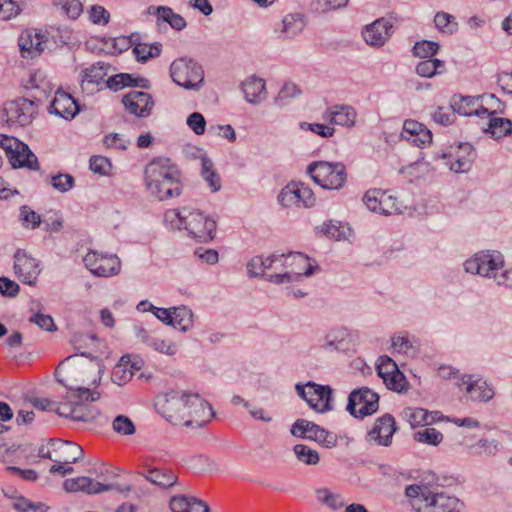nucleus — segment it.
I'll use <instances>...</instances> for the list:
<instances>
[{
  "label": "nucleus",
  "instance_id": "f257e3e1",
  "mask_svg": "<svg viewBox=\"0 0 512 512\" xmlns=\"http://www.w3.org/2000/svg\"><path fill=\"white\" fill-rule=\"evenodd\" d=\"M84 356V351L81 355L69 356L56 368L57 381L67 389V401L56 408V413L74 421L87 422L99 415V410L88 402H94L101 396L99 391L89 387L100 382L102 365L99 356L90 360L85 359Z\"/></svg>",
  "mask_w": 512,
  "mask_h": 512
},
{
  "label": "nucleus",
  "instance_id": "f03ea898",
  "mask_svg": "<svg viewBox=\"0 0 512 512\" xmlns=\"http://www.w3.org/2000/svg\"><path fill=\"white\" fill-rule=\"evenodd\" d=\"M157 412L174 425L205 426L215 416L212 406L197 393L169 391L156 398Z\"/></svg>",
  "mask_w": 512,
  "mask_h": 512
},
{
  "label": "nucleus",
  "instance_id": "7ed1b4c3",
  "mask_svg": "<svg viewBox=\"0 0 512 512\" xmlns=\"http://www.w3.org/2000/svg\"><path fill=\"white\" fill-rule=\"evenodd\" d=\"M144 180L148 192L163 201L182 193L181 173L168 158H156L145 167Z\"/></svg>",
  "mask_w": 512,
  "mask_h": 512
},
{
  "label": "nucleus",
  "instance_id": "20e7f679",
  "mask_svg": "<svg viewBox=\"0 0 512 512\" xmlns=\"http://www.w3.org/2000/svg\"><path fill=\"white\" fill-rule=\"evenodd\" d=\"M405 495L417 512H464V503L458 498L432 491L425 485H409Z\"/></svg>",
  "mask_w": 512,
  "mask_h": 512
},
{
  "label": "nucleus",
  "instance_id": "39448f33",
  "mask_svg": "<svg viewBox=\"0 0 512 512\" xmlns=\"http://www.w3.org/2000/svg\"><path fill=\"white\" fill-rule=\"evenodd\" d=\"M70 343L76 350L90 349L99 353V357H108V346L103 331L96 329L92 322H69Z\"/></svg>",
  "mask_w": 512,
  "mask_h": 512
},
{
  "label": "nucleus",
  "instance_id": "423d86ee",
  "mask_svg": "<svg viewBox=\"0 0 512 512\" xmlns=\"http://www.w3.org/2000/svg\"><path fill=\"white\" fill-rule=\"evenodd\" d=\"M281 255V272L268 274L267 281L274 284H283L300 281L303 276L308 277L313 274L315 267L306 255L300 252Z\"/></svg>",
  "mask_w": 512,
  "mask_h": 512
},
{
  "label": "nucleus",
  "instance_id": "0eeeda50",
  "mask_svg": "<svg viewBox=\"0 0 512 512\" xmlns=\"http://www.w3.org/2000/svg\"><path fill=\"white\" fill-rule=\"evenodd\" d=\"M307 172L313 181L324 189L338 190L347 180L345 165L340 162H314L308 166Z\"/></svg>",
  "mask_w": 512,
  "mask_h": 512
},
{
  "label": "nucleus",
  "instance_id": "6e6552de",
  "mask_svg": "<svg viewBox=\"0 0 512 512\" xmlns=\"http://www.w3.org/2000/svg\"><path fill=\"white\" fill-rule=\"evenodd\" d=\"M172 80L187 90H199L204 82L202 66L193 59L181 57L170 65Z\"/></svg>",
  "mask_w": 512,
  "mask_h": 512
},
{
  "label": "nucleus",
  "instance_id": "1a4fd4ad",
  "mask_svg": "<svg viewBox=\"0 0 512 512\" xmlns=\"http://www.w3.org/2000/svg\"><path fill=\"white\" fill-rule=\"evenodd\" d=\"M503 268V255L497 251H481L464 262L466 272L493 278L497 284Z\"/></svg>",
  "mask_w": 512,
  "mask_h": 512
},
{
  "label": "nucleus",
  "instance_id": "9d476101",
  "mask_svg": "<svg viewBox=\"0 0 512 512\" xmlns=\"http://www.w3.org/2000/svg\"><path fill=\"white\" fill-rule=\"evenodd\" d=\"M296 390L313 410L324 413L333 409L330 386L308 382L305 386L297 384Z\"/></svg>",
  "mask_w": 512,
  "mask_h": 512
},
{
  "label": "nucleus",
  "instance_id": "9b49d317",
  "mask_svg": "<svg viewBox=\"0 0 512 512\" xmlns=\"http://www.w3.org/2000/svg\"><path fill=\"white\" fill-rule=\"evenodd\" d=\"M379 396L367 387L354 390L348 398L347 410L354 417H365L377 411Z\"/></svg>",
  "mask_w": 512,
  "mask_h": 512
},
{
  "label": "nucleus",
  "instance_id": "f8f14e48",
  "mask_svg": "<svg viewBox=\"0 0 512 512\" xmlns=\"http://www.w3.org/2000/svg\"><path fill=\"white\" fill-rule=\"evenodd\" d=\"M185 229L199 242H207L214 238L216 223L203 212L189 209Z\"/></svg>",
  "mask_w": 512,
  "mask_h": 512
},
{
  "label": "nucleus",
  "instance_id": "ddd939ff",
  "mask_svg": "<svg viewBox=\"0 0 512 512\" xmlns=\"http://www.w3.org/2000/svg\"><path fill=\"white\" fill-rule=\"evenodd\" d=\"M85 266L92 274L100 277L117 275L121 269V261L116 255H103L96 251L88 252L83 258Z\"/></svg>",
  "mask_w": 512,
  "mask_h": 512
},
{
  "label": "nucleus",
  "instance_id": "4468645a",
  "mask_svg": "<svg viewBox=\"0 0 512 512\" xmlns=\"http://www.w3.org/2000/svg\"><path fill=\"white\" fill-rule=\"evenodd\" d=\"M35 112L36 107L34 103L26 98L6 102L3 107V114L6 117L5 121L9 125H28Z\"/></svg>",
  "mask_w": 512,
  "mask_h": 512
},
{
  "label": "nucleus",
  "instance_id": "2eb2a0df",
  "mask_svg": "<svg viewBox=\"0 0 512 512\" xmlns=\"http://www.w3.org/2000/svg\"><path fill=\"white\" fill-rule=\"evenodd\" d=\"M14 272L23 283L34 285L41 269L35 258L29 256L23 250H17L14 254Z\"/></svg>",
  "mask_w": 512,
  "mask_h": 512
},
{
  "label": "nucleus",
  "instance_id": "dca6fc26",
  "mask_svg": "<svg viewBox=\"0 0 512 512\" xmlns=\"http://www.w3.org/2000/svg\"><path fill=\"white\" fill-rule=\"evenodd\" d=\"M47 37L41 30L29 28L22 31L18 38L21 55L24 58H34L46 48Z\"/></svg>",
  "mask_w": 512,
  "mask_h": 512
},
{
  "label": "nucleus",
  "instance_id": "f3484780",
  "mask_svg": "<svg viewBox=\"0 0 512 512\" xmlns=\"http://www.w3.org/2000/svg\"><path fill=\"white\" fill-rule=\"evenodd\" d=\"M125 109L137 117H147L151 114L154 101L149 93L143 91H130L122 98Z\"/></svg>",
  "mask_w": 512,
  "mask_h": 512
},
{
  "label": "nucleus",
  "instance_id": "a211bd4d",
  "mask_svg": "<svg viewBox=\"0 0 512 512\" xmlns=\"http://www.w3.org/2000/svg\"><path fill=\"white\" fill-rule=\"evenodd\" d=\"M458 387L466 386V393L470 399L478 402H488L494 398L493 387L487 381L482 379L473 380L471 375H464L456 382Z\"/></svg>",
  "mask_w": 512,
  "mask_h": 512
},
{
  "label": "nucleus",
  "instance_id": "6ab92c4d",
  "mask_svg": "<svg viewBox=\"0 0 512 512\" xmlns=\"http://www.w3.org/2000/svg\"><path fill=\"white\" fill-rule=\"evenodd\" d=\"M63 488L67 492H84L89 495L99 494L106 491L115 489L114 484H103L97 482L89 477H77L66 479L63 483Z\"/></svg>",
  "mask_w": 512,
  "mask_h": 512
},
{
  "label": "nucleus",
  "instance_id": "aec40b11",
  "mask_svg": "<svg viewBox=\"0 0 512 512\" xmlns=\"http://www.w3.org/2000/svg\"><path fill=\"white\" fill-rule=\"evenodd\" d=\"M357 118L356 110L349 105L338 104L328 107L323 113V119L332 125L351 128Z\"/></svg>",
  "mask_w": 512,
  "mask_h": 512
},
{
  "label": "nucleus",
  "instance_id": "412c9836",
  "mask_svg": "<svg viewBox=\"0 0 512 512\" xmlns=\"http://www.w3.org/2000/svg\"><path fill=\"white\" fill-rule=\"evenodd\" d=\"M395 431L394 417L390 414H385L376 420L373 428L368 433V439L379 445L389 446Z\"/></svg>",
  "mask_w": 512,
  "mask_h": 512
},
{
  "label": "nucleus",
  "instance_id": "4be33fe9",
  "mask_svg": "<svg viewBox=\"0 0 512 512\" xmlns=\"http://www.w3.org/2000/svg\"><path fill=\"white\" fill-rule=\"evenodd\" d=\"M392 23L384 18L377 19L372 24L366 26L363 31V38L367 44L380 47L388 40L392 34Z\"/></svg>",
  "mask_w": 512,
  "mask_h": 512
},
{
  "label": "nucleus",
  "instance_id": "5701e85b",
  "mask_svg": "<svg viewBox=\"0 0 512 512\" xmlns=\"http://www.w3.org/2000/svg\"><path fill=\"white\" fill-rule=\"evenodd\" d=\"M401 138L410 144L422 147L432 140V133L423 124L415 120H406L403 124Z\"/></svg>",
  "mask_w": 512,
  "mask_h": 512
},
{
  "label": "nucleus",
  "instance_id": "b1692460",
  "mask_svg": "<svg viewBox=\"0 0 512 512\" xmlns=\"http://www.w3.org/2000/svg\"><path fill=\"white\" fill-rule=\"evenodd\" d=\"M79 110L77 101L64 91H57L50 105L51 112L66 120L73 119Z\"/></svg>",
  "mask_w": 512,
  "mask_h": 512
},
{
  "label": "nucleus",
  "instance_id": "393cba45",
  "mask_svg": "<svg viewBox=\"0 0 512 512\" xmlns=\"http://www.w3.org/2000/svg\"><path fill=\"white\" fill-rule=\"evenodd\" d=\"M109 65L97 62L81 72V88L83 91L92 92L94 88L104 82L108 74Z\"/></svg>",
  "mask_w": 512,
  "mask_h": 512
},
{
  "label": "nucleus",
  "instance_id": "a878e982",
  "mask_svg": "<svg viewBox=\"0 0 512 512\" xmlns=\"http://www.w3.org/2000/svg\"><path fill=\"white\" fill-rule=\"evenodd\" d=\"M157 331L144 328L142 326H135L136 337L144 344L153 347L156 351L173 355L176 352V347L170 341L160 339L155 334Z\"/></svg>",
  "mask_w": 512,
  "mask_h": 512
},
{
  "label": "nucleus",
  "instance_id": "bb28decb",
  "mask_svg": "<svg viewBox=\"0 0 512 512\" xmlns=\"http://www.w3.org/2000/svg\"><path fill=\"white\" fill-rule=\"evenodd\" d=\"M245 99L251 104H258L267 97L265 81L256 76H250L242 82Z\"/></svg>",
  "mask_w": 512,
  "mask_h": 512
},
{
  "label": "nucleus",
  "instance_id": "cd10ccee",
  "mask_svg": "<svg viewBox=\"0 0 512 512\" xmlns=\"http://www.w3.org/2000/svg\"><path fill=\"white\" fill-rule=\"evenodd\" d=\"M475 158V151L469 143H462L458 146L454 161L450 163V169L456 173L467 172Z\"/></svg>",
  "mask_w": 512,
  "mask_h": 512
},
{
  "label": "nucleus",
  "instance_id": "c85d7f7f",
  "mask_svg": "<svg viewBox=\"0 0 512 512\" xmlns=\"http://www.w3.org/2000/svg\"><path fill=\"white\" fill-rule=\"evenodd\" d=\"M453 110L465 116L477 115L483 117L489 111V108H484L482 101L479 98L471 96H462L458 101H454Z\"/></svg>",
  "mask_w": 512,
  "mask_h": 512
},
{
  "label": "nucleus",
  "instance_id": "c756f323",
  "mask_svg": "<svg viewBox=\"0 0 512 512\" xmlns=\"http://www.w3.org/2000/svg\"><path fill=\"white\" fill-rule=\"evenodd\" d=\"M106 85L112 90H120L124 87L149 88L150 81L143 77H134L127 73H120L107 79Z\"/></svg>",
  "mask_w": 512,
  "mask_h": 512
},
{
  "label": "nucleus",
  "instance_id": "7c9ffc66",
  "mask_svg": "<svg viewBox=\"0 0 512 512\" xmlns=\"http://www.w3.org/2000/svg\"><path fill=\"white\" fill-rule=\"evenodd\" d=\"M146 480L161 488H170L177 483V475L167 468H149L142 474Z\"/></svg>",
  "mask_w": 512,
  "mask_h": 512
},
{
  "label": "nucleus",
  "instance_id": "2f4dec72",
  "mask_svg": "<svg viewBox=\"0 0 512 512\" xmlns=\"http://www.w3.org/2000/svg\"><path fill=\"white\" fill-rule=\"evenodd\" d=\"M8 159L14 168L26 167L31 170L39 169L37 157L32 153L28 146L24 151L20 148L15 150L13 149L12 153L8 156Z\"/></svg>",
  "mask_w": 512,
  "mask_h": 512
},
{
  "label": "nucleus",
  "instance_id": "473e14b6",
  "mask_svg": "<svg viewBox=\"0 0 512 512\" xmlns=\"http://www.w3.org/2000/svg\"><path fill=\"white\" fill-rule=\"evenodd\" d=\"M54 445H57L55 451L61 452L58 459H53L55 463L73 464L78 462L83 455V449L79 445L59 441L54 443Z\"/></svg>",
  "mask_w": 512,
  "mask_h": 512
},
{
  "label": "nucleus",
  "instance_id": "72a5a7b5",
  "mask_svg": "<svg viewBox=\"0 0 512 512\" xmlns=\"http://www.w3.org/2000/svg\"><path fill=\"white\" fill-rule=\"evenodd\" d=\"M401 417L407 421L412 428L418 426L431 425L434 419H430L431 414L424 408L420 407H406L401 412Z\"/></svg>",
  "mask_w": 512,
  "mask_h": 512
},
{
  "label": "nucleus",
  "instance_id": "f704fd0d",
  "mask_svg": "<svg viewBox=\"0 0 512 512\" xmlns=\"http://www.w3.org/2000/svg\"><path fill=\"white\" fill-rule=\"evenodd\" d=\"M487 127L484 128L485 133L491 134L495 139H501L505 136L512 134V122L507 118L496 117L495 115L488 116Z\"/></svg>",
  "mask_w": 512,
  "mask_h": 512
},
{
  "label": "nucleus",
  "instance_id": "c9c22d12",
  "mask_svg": "<svg viewBox=\"0 0 512 512\" xmlns=\"http://www.w3.org/2000/svg\"><path fill=\"white\" fill-rule=\"evenodd\" d=\"M305 27L304 16L301 13H291L282 20L281 32L287 38H293L303 31Z\"/></svg>",
  "mask_w": 512,
  "mask_h": 512
},
{
  "label": "nucleus",
  "instance_id": "e433bc0d",
  "mask_svg": "<svg viewBox=\"0 0 512 512\" xmlns=\"http://www.w3.org/2000/svg\"><path fill=\"white\" fill-rule=\"evenodd\" d=\"M306 439L315 441L326 448H333L338 442L336 434L325 430L317 424L310 427V431H308Z\"/></svg>",
  "mask_w": 512,
  "mask_h": 512
},
{
  "label": "nucleus",
  "instance_id": "4c0bfd02",
  "mask_svg": "<svg viewBox=\"0 0 512 512\" xmlns=\"http://www.w3.org/2000/svg\"><path fill=\"white\" fill-rule=\"evenodd\" d=\"M53 5L58 8L60 15L70 20H77L84 10L81 0H54Z\"/></svg>",
  "mask_w": 512,
  "mask_h": 512
},
{
  "label": "nucleus",
  "instance_id": "58836bf2",
  "mask_svg": "<svg viewBox=\"0 0 512 512\" xmlns=\"http://www.w3.org/2000/svg\"><path fill=\"white\" fill-rule=\"evenodd\" d=\"M154 14L158 20L168 23L175 30L181 31L187 25L186 20L180 14L175 13L170 7L158 6L155 8Z\"/></svg>",
  "mask_w": 512,
  "mask_h": 512
},
{
  "label": "nucleus",
  "instance_id": "ea45409f",
  "mask_svg": "<svg viewBox=\"0 0 512 512\" xmlns=\"http://www.w3.org/2000/svg\"><path fill=\"white\" fill-rule=\"evenodd\" d=\"M192 317L191 309L184 305L156 310L158 320H190Z\"/></svg>",
  "mask_w": 512,
  "mask_h": 512
},
{
  "label": "nucleus",
  "instance_id": "a19ab883",
  "mask_svg": "<svg viewBox=\"0 0 512 512\" xmlns=\"http://www.w3.org/2000/svg\"><path fill=\"white\" fill-rule=\"evenodd\" d=\"M445 70L444 62L439 59H425L416 66V73L421 77L431 78Z\"/></svg>",
  "mask_w": 512,
  "mask_h": 512
},
{
  "label": "nucleus",
  "instance_id": "79ce46f5",
  "mask_svg": "<svg viewBox=\"0 0 512 512\" xmlns=\"http://www.w3.org/2000/svg\"><path fill=\"white\" fill-rule=\"evenodd\" d=\"M293 452L297 460L305 465H317L320 461L318 452L305 444L294 445Z\"/></svg>",
  "mask_w": 512,
  "mask_h": 512
},
{
  "label": "nucleus",
  "instance_id": "37998d69",
  "mask_svg": "<svg viewBox=\"0 0 512 512\" xmlns=\"http://www.w3.org/2000/svg\"><path fill=\"white\" fill-rule=\"evenodd\" d=\"M201 165L203 178L208 182L213 192L218 191L221 188V181L220 177L213 169V162L209 158L203 157L201 159Z\"/></svg>",
  "mask_w": 512,
  "mask_h": 512
},
{
  "label": "nucleus",
  "instance_id": "c03bdc74",
  "mask_svg": "<svg viewBox=\"0 0 512 512\" xmlns=\"http://www.w3.org/2000/svg\"><path fill=\"white\" fill-rule=\"evenodd\" d=\"M434 23L438 30L444 34L452 35L458 29L455 17L446 12H438L434 17Z\"/></svg>",
  "mask_w": 512,
  "mask_h": 512
},
{
  "label": "nucleus",
  "instance_id": "a18cd8bd",
  "mask_svg": "<svg viewBox=\"0 0 512 512\" xmlns=\"http://www.w3.org/2000/svg\"><path fill=\"white\" fill-rule=\"evenodd\" d=\"M416 442L438 446L443 440V434L435 428H425L413 434Z\"/></svg>",
  "mask_w": 512,
  "mask_h": 512
},
{
  "label": "nucleus",
  "instance_id": "49530a36",
  "mask_svg": "<svg viewBox=\"0 0 512 512\" xmlns=\"http://www.w3.org/2000/svg\"><path fill=\"white\" fill-rule=\"evenodd\" d=\"M376 370L378 376L384 381V378H389L394 373H398L400 370L396 362L387 355H382L377 360Z\"/></svg>",
  "mask_w": 512,
  "mask_h": 512
},
{
  "label": "nucleus",
  "instance_id": "de8ad7c7",
  "mask_svg": "<svg viewBox=\"0 0 512 512\" xmlns=\"http://www.w3.org/2000/svg\"><path fill=\"white\" fill-rule=\"evenodd\" d=\"M133 377V371L131 367H129L127 362H123V359L115 365L112 371L111 379L112 381L121 386L129 382Z\"/></svg>",
  "mask_w": 512,
  "mask_h": 512
},
{
  "label": "nucleus",
  "instance_id": "09e8293b",
  "mask_svg": "<svg viewBox=\"0 0 512 512\" xmlns=\"http://www.w3.org/2000/svg\"><path fill=\"white\" fill-rule=\"evenodd\" d=\"M392 349L399 354L407 355L414 349L413 340L410 339L407 332H400L395 334L392 338Z\"/></svg>",
  "mask_w": 512,
  "mask_h": 512
},
{
  "label": "nucleus",
  "instance_id": "8fccbe9b",
  "mask_svg": "<svg viewBox=\"0 0 512 512\" xmlns=\"http://www.w3.org/2000/svg\"><path fill=\"white\" fill-rule=\"evenodd\" d=\"M188 208H183L182 210L170 209L167 210L164 214V221L171 226V228H185L186 215L188 213Z\"/></svg>",
  "mask_w": 512,
  "mask_h": 512
},
{
  "label": "nucleus",
  "instance_id": "3c124183",
  "mask_svg": "<svg viewBox=\"0 0 512 512\" xmlns=\"http://www.w3.org/2000/svg\"><path fill=\"white\" fill-rule=\"evenodd\" d=\"M297 206L312 207L315 205L316 198L310 187L303 183H296Z\"/></svg>",
  "mask_w": 512,
  "mask_h": 512
},
{
  "label": "nucleus",
  "instance_id": "603ef678",
  "mask_svg": "<svg viewBox=\"0 0 512 512\" xmlns=\"http://www.w3.org/2000/svg\"><path fill=\"white\" fill-rule=\"evenodd\" d=\"M383 383L389 390L398 393L406 392L409 388V383L405 375L401 371H399L398 373H394L389 378H384Z\"/></svg>",
  "mask_w": 512,
  "mask_h": 512
},
{
  "label": "nucleus",
  "instance_id": "864d4df0",
  "mask_svg": "<svg viewBox=\"0 0 512 512\" xmlns=\"http://www.w3.org/2000/svg\"><path fill=\"white\" fill-rule=\"evenodd\" d=\"M439 49V45L433 41H420L417 42L413 47V54L420 58H431L434 56Z\"/></svg>",
  "mask_w": 512,
  "mask_h": 512
},
{
  "label": "nucleus",
  "instance_id": "5fc2aeb1",
  "mask_svg": "<svg viewBox=\"0 0 512 512\" xmlns=\"http://www.w3.org/2000/svg\"><path fill=\"white\" fill-rule=\"evenodd\" d=\"M161 48L160 45L153 46L148 44H137L133 53L138 61H147L149 58H154L160 55Z\"/></svg>",
  "mask_w": 512,
  "mask_h": 512
},
{
  "label": "nucleus",
  "instance_id": "6e6d98bb",
  "mask_svg": "<svg viewBox=\"0 0 512 512\" xmlns=\"http://www.w3.org/2000/svg\"><path fill=\"white\" fill-rule=\"evenodd\" d=\"M381 197L382 199L379 214L393 215L400 212L399 202L394 196L387 193L386 191H382Z\"/></svg>",
  "mask_w": 512,
  "mask_h": 512
},
{
  "label": "nucleus",
  "instance_id": "4d7b16f0",
  "mask_svg": "<svg viewBox=\"0 0 512 512\" xmlns=\"http://www.w3.org/2000/svg\"><path fill=\"white\" fill-rule=\"evenodd\" d=\"M89 20L96 25H107L110 21V13L101 5H92L88 10Z\"/></svg>",
  "mask_w": 512,
  "mask_h": 512
},
{
  "label": "nucleus",
  "instance_id": "13d9d810",
  "mask_svg": "<svg viewBox=\"0 0 512 512\" xmlns=\"http://www.w3.org/2000/svg\"><path fill=\"white\" fill-rule=\"evenodd\" d=\"M316 493L318 500L332 510H338L344 505L339 495L330 492L328 489H319Z\"/></svg>",
  "mask_w": 512,
  "mask_h": 512
},
{
  "label": "nucleus",
  "instance_id": "bf43d9fd",
  "mask_svg": "<svg viewBox=\"0 0 512 512\" xmlns=\"http://www.w3.org/2000/svg\"><path fill=\"white\" fill-rule=\"evenodd\" d=\"M300 93L301 90L297 87L296 84L292 82H286L280 89L278 95L275 97V102L278 105H284L286 101L298 96Z\"/></svg>",
  "mask_w": 512,
  "mask_h": 512
},
{
  "label": "nucleus",
  "instance_id": "052dcab7",
  "mask_svg": "<svg viewBox=\"0 0 512 512\" xmlns=\"http://www.w3.org/2000/svg\"><path fill=\"white\" fill-rule=\"evenodd\" d=\"M50 184L54 189L65 193L74 186V178L70 174L59 173L51 177Z\"/></svg>",
  "mask_w": 512,
  "mask_h": 512
},
{
  "label": "nucleus",
  "instance_id": "680f3d73",
  "mask_svg": "<svg viewBox=\"0 0 512 512\" xmlns=\"http://www.w3.org/2000/svg\"><path fill=\"white\" fill-rule=\"evenodd\" d=\"M481 101L484 108H489V111L484 115L492 116L501 114L504 111V104L494 94L483 95Z\"/></svg>",
  "mask_w": 512,
  "mask_h": 512
},
{
  "label": "nucleus",
  "instance_id": "e2e57ef3",
  "mask_svg": "<svg viewBox=\"0 0 512 512\" xmlns=\"http://www.w3.org/2000/svg\"><path fill=\"white\" fill-rule=\"evenodd\" d=\"M115 432L122 435H132L135 432V426L130 418L124 415H118L112 423Z\"/></svg>",
  "mask_w": 512,
  "mask_h": 512
},
{
  "label": "nucleus",
  "instance_id": "0e129e2a",
  "mask_svg": "<svg viewBox=\"0 0 512 512\" xmlns=\"http://www.w3.org/2000/svg\"><path fill=\"white\" fill-rule=\"evenodd\" d=\"M21 12L19 4L13 0H0V20H10Z\"/></svg>",
  "mask_w": 512,
  "mask_h": 512
},
{
  "label": "nucleus",
  "instance_id": "69168bd1",
  "mask_svg": "<svg viewBox=\"0 0 512 512\" xmlns=\"http://www.w3.org/2000/svg\"><path fill=\"white\" fill-rule=\"evenodd\" d=\"M381 195L382 190L380 189L368 190L364 194L363 202L369 210L379 213L382 199Z\"/></svg>",
  "mask_w": 512,
  "mask_h": 512
},
{
  "label": "nucleus",
  "instance_id": "338daca9",
  "mask_svg": "<svg viewBox=\"0 0 512 512\" xmlns=\"http://www.w3.org/2000/svg\"><path fill=\"white\" fill-rule=\"evenodd\" d=\"M296 195V183H290L281 190L278 200L285 207L297 206Z\"/></svg>",
  "mask_w": 512,
  "mask_h": 512
},
{
  "label": "nucleus",
  "instance_id": "774afa93",
  "mask_svg": "<svg viewBox=\"0 0 512 512\" xmlns=\"http://www.w3.org/2000/svg\"><path fill=\"white\" fill-rule=\"evenodd\" d=\"M348 336V333L346 330L339 328L331 330L326 335V344L327 346L334 348V349H341L342 343L345 341L346 337Z\"/></svg>",
  "mask_w": 512,
  "mask_h": 512
}]
</instances>
